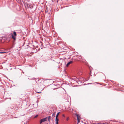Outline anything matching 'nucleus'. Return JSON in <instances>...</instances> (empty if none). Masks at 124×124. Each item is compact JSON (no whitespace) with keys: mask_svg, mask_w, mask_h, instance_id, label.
I'll return each mask as SVG.
<instances>
[{"mask_svg":"<svg viewBox=\"0 0 124 124\" xmlns=\"http://www.w3.org/2000/svg\"><path fill=\"white\" fill-rule=\"evenodd\" d=\"M16 32L15 31H14L13 34L12 35V38L14 40H15L16 39Z\"/></svg>","mask_w":124,"mask_h":124,"instance_id":"obj_1","label":"nucleus"},{"mask_svg":"<svg viewBox=\"0 0 124 124\" xmlns=\"http://www.w3.org/2000/svg\"><path fill=\"white\" fill-rule=\"evenodd\" d=\"M47 118L48 117H47L45 118L41 119L40 121V124H41L42 123L46 121L47 119Z\"/></svg>","mask_w":124,"mask_h":124,"instance_id":"obj_2","label":"nucleus"},{"mask_svg":"<svg viewBox=\"0 0 124 124\" xmlns=\"http://www.w3.org/2000/svg\"><path fill=\"white\" fill-rule=\"evenodd\" d=\"M72 62H73L72 61H70L69 62H68L66 64V66L68 67L70 64L72 63Z\"/></svg>","mask_w":124,"mask_h":124,"instance_id":"obj_3","label":"nucleus"},{"mask_svg":"<svg viewBox=\"0 0 124 124\" xmlns=\"http://www.w3.org/2000/svg\"><path fill=\"white\" fill-rule=\"evenodd\" d=\"M33 8L32 4H29V8H30L31 9H32Z\"/></svg>","mask_w":124,"mask_h":124,"instance_id":"obj_4","label":"nucleus"},{"mask_svg":"<svg viewBox=\"0 0 124 124\" xmlns=\"http://www.w3.org/2000/svg\"><path fill=\"white\" fill-rule=\"evenodd\" d=\"M76 115L77 118V119H80V116L79 114H77Z\"/></svg>","mask_w":124,"mask_h":124,"instance_id":"obj_5","label":"nucleus"},{"mask_svg":"<svg viewBox=\"0 0 124 124\" xmlns=\"http://www.w3.org/2000/svg\"><path fill=\"white\" fill-rule=\"evenodd\" d=\"M59 121V119L57 117H55V121L56 122H58Z\"/></svg>","mask_w":124,"mask_h":124,"instance_id":"obj_6","label":"nucleus"},{"mask_svg":"<svg viewBox=\"0 0 124 124\" xmlns=\"http://www.w3.org/2000/svg\"><path fill=\"white\" fill-rule=\"evenodd\" d=\"M47 118H48V121L49 122L50 121V118L51 116H49L48 117H47Z\"/></svg>","mask_w":124,"mask_h":124,"instance_id":"obj_7","label":"nucleus"},{"mask_svg":"<svg viewBox=\"0 0 124 124\" xmlns=\"http://www.w3.org/2000/svg\"><path fill=\"white\" fill-rule=\"evenodd\" d=\"M29 4L28 3H27L26 4V6L27 8H29Z\"/></svg>","mask_w":124,"mask_h":124,"instance_id":"obj_8","label":"nucleus"},{"mask_svg":"<svg viewBox=\"0 0 124 124\" xmlns=\"http://www.w3.org/2000/svg\"><path fill=\"white\" fill-rule=\"evenodd\" d=\"M60 113V112H58L56 115V117H58V115H59V114Z\"/></svg>","mask_w":124,"mask_h":124,"instance_id":"obj_9","label":"nucleus"},{"mask_svg":"<svg viewBox=\"0 0 124 124\" xmlns=\"http://www.w3.org/2000/svg\"><path fill=\"white\" fill-rule=\"evenodd\" d=\"M55 112H54V113H53L52 114V116H54V117H55Z\"/></svg>","mask_w":124,"mask_h":124,"instance_id":"obj_10","label":"nucleus"},{"mask_svg":"<svg viewBox=\"0 0 124 124\" xmlns=\"http://www.w3.org/2000/svg\"><path fill=\"white\" fill-rule=\"evenodd\" d=\"M77 120H78V123H79L80 121V119H77Z\"/></svg>","mask_w":124,"mask_h":124,"instance_id":"obj_11","label":"nucleus"},{"mask_svg":"<svg viewBox=\"0 0 124 124\" xmlns=\"http://www.w3.org/2000/svg\"><path fill=\"white\" fill-rule=\"evenodd\" d=\"M5 52H0V54H3L5 53Z\"/></svg>","mask_w":124,"mask_h":124,"instance_id":"obj_12","label":"nucleus"},{"mask_svg":"<svg viewBox=\"0 0 124 124\" xmlns=\"http://www.w3.org/2000/svg\"><path fill=\"white\" fill-rule=\"evenodd\" d=\"M48 9L47 10H46L45 11V12L46 13H47L48 12Z\"/></svg>","mask_w":124,"mask_h":124,"instance_id":"obj_13","label":"nucleus"},{"mask_svg":"<svg viewBox=\"0 0 124 124\" xmlns=\"http://www.w3.org/2000/svg\"><path fill=\"white\" fill-rule=\"evenodd\" d=\"M38 116V115H36L34 117H35V118H36Z\"/></svg>","mask_w":124,"mask_h":124,"instance_id":"obj_14","label":"nucleus"},{"mask_svg":"<svg viewBox=\"0 0 124 124\" xmlns=\"http://www.w3.org/2000/svg\"><path fill=\"white\" fill-rule=\"evenodd\" d=\"M23 4H24V5H25V7H26V6L25 5V4H26L25 2H23Z\"/></svg>","mask_w":124,"mask_h":124,"instance_id":"obj_15","label":"nucleus"},{"mask_svg":"<svg viewBox=\"0 0 124 124\" xmlns=\"http://www.w3.org/2000/svg\"><path fill=\"white\" fill-rule=\"evenodd\" d=\"M44 62H47V61L46 60H44Z\"/></svg>","mask_w":124,"mask_h":124,"instance_id":"obj_16","label":"nucleus"},{"mask_svg":"<svg viewBox=\"0 0 124 124\" xmlns=\"http://www.w3.org/2000/svg\"><path fill=\"white\" fill-rule=\"evenodd\" d=\"M58 122H56V124H58Z\"/></svg>","mask_w":124,"mask_h":124,"instance_id":"obj_17","label":"nucleus"},{"mask_svg":"<svg viewBox=\"0 0 124 124\" xmlns=\"http://www.w3.org/2000/svg\"><path fill=\"white\" fill-rule=\"evenodd\" d=\"M92 83H88V84H87V85H89V84H92Z\"/></svg>","mask_w":124,"mask_h":124,"instance_id":"obj_18","label":"nucleus"},{"mask_svg":"<svg viewBox=\"0 0 124 124\" xmlns=\"http://www.w3.org/2000/svg\"><path fill=\"white\" fill-rule=\"evenodd\" d=\"M90 78V76L88 78L87 80H89V79Z\"/></svg>","mask_w":124,"mask_h":124,"instance_id":"obj_19","label":"nucleus"},{"mask_svg":"<svg viewBox=\"0 0 124 124\" xmlns=\"http://www.w3.org/2000/svg\"><path fill=\"white\" fill-rule=\"evenodd\" d=\"M64 116H64V115H63V116L64 117Z\"/></svg>","mask_w":124,"mask_h":124,"instance_id":"obj_20","label":"nucleus"},{"mask_svg":"<svg viewBox=\"0 0 124 124\" xmlns=\"http://www.w3.org/2000/svg\"><path fill=\"white\" fill-rule=\"evenodd\" d=\"M38 93H41V92H38Z\"/></svg>","mask_w":124,"mask_h":124,"instance_id":"obj_21","label":"nucleus"},{"mask_svg":"<svg viewBox=\"0 0 124 124\" xmlns=\"http://www.w3.org/2000/svg\"><path fill=\"white\" fill-rule=\"evenodd\" d=\"M91 73H90V75H91Z\"/></svg>","mask_w":124,"mask_h":124,"instance_id":"obj_22","label":"nucleus"},{"mask_svg":"<svg viewBox=\"0 0 124 124\" xmlns=\"http://www.w3.org/2000/svg\"><path fill=\"white\" fill-rule=\"evenodd\" d=\"M48 80V79H46V80Z\"/></svg>","mask_w":124,"mask_h":124,"instance_id":"obj_23","label":"nucleus"}]
</instances>
